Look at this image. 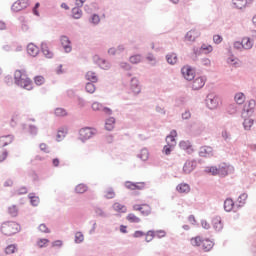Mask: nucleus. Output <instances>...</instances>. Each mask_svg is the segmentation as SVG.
Here are the masks:
<instances>
[{"label":"nucleus","instance_id":"nucleus-10","mask_svg":"<svg viewBox=\"0 0 256 256\" xmlns=\"http://www.w3.org/2000/svg\"><path fill=\"white\" fill-rule=\"evenodd\" d=\"M207 82V78L200 76L196 77L192 82V88L194 90L203 89L205 87V83Z\"/></svg>","mask_w":256,"mask_h":256},{"label":"nucleus","instance_id":"nucleus-20","mask_svg":"<svg viewBox=\"0 0 256 256\" xmlns=\"http://www.w3.org/2000/svg\"><path fill=\"white\" fill-rule=\"evenodd\" d=\"M176 191H178V193L187 194L191 191V186H189L187 183H181L176 187Z\"/></svg>","mask_w":256,"mask_h":256},{"label":"nucleus","instance_id":"nucleus-33","mask_svg":"<svg viewBox=\"0 0 256 256\" xmlns=\"http://www.w3.org/2000/svg\"><path fill=\"white\" fill-rule=\"evenodd\" d=\"M83 15V11L79 8H73L72 9V17L74 19H81V16Z\"/></svg>","mask_w":256,"mask_h":256},{"label":"nucleus","instance_id":"nucleus-22","mask_svg":"<svg viewBox=\"0 0 256 256\" xmlns=\"http://www.w3.org/2000/svg\"><path fill=\"white\" fill-rule=\"evenodd\" d=\"M232 5L235 9H245L247 7V0H232Z\"/></svg>","mask_w":256,"mask_h":256},{"label":"nucleus","instance_id":"nucleus-37","mask_svg":"<svg viewBox=\"0 0 256 256\" xmlns=\"http://www.w3.org/2000/svg\"><path fill=\"white\" fill-rule=\"evenodd\" d=\"M56 117H66L67 115V110L63 108H56L54 111Z\"/></svg>","mask_w":256,"mask_h":256},{"label":"nucleus","instance_id":"nucleus-41","mask_svg":"<svg viewBox=\"0 0 256 256\" xmlns=\"http://www.w3.org/2000/svg\"><path fill=\"white\" fill-rule=\"evenodd\" d=\"M248 197H249V195H247V193H242L238 197V202L240 203V205H245V203H247Z\"/></svg>","mask_w":256,"mask_h":256},{"label":"nucleus","instance_id":"nucleus-14","mask_svg":"<svg viewBox=\"0 0 256 256\" xmlns=\"http://www.w3.org/2000/svg\"><path fill=\"white\" fill-rule=\"evenodd\" d=\"M253 109H255V100H250L248 104L244 107L242 117H247V115H251V113H253Z\"/></svg>","mask_w":256,"mask_h":256},{"label":"nucleus","instance_id":"nucleus-16","mask_svg":"<svg viewBox=\"0 0 256 256\" xmlns=\"http://www.w3.org/2000/svg\"><path fill=\"white\" fill-rule=\"evenodd\" d=\"M200 35L201 32H199V30L192 29L189 32H187L185 39L186 41H195V39H197V37H199Z\"/></svg>","mask_w":256,"mask_h":256},{"label":"nucleus","instance_id":"nucleus-36","mask_svg":"<svg viewBox=\"0 0 256 256\" xmlns=\"http://www.w3.org/2000/svg\"><path fill=\"white\" fill-rule=\"evenodd\" d=\"M205 172L210 175H219L218 168L216 166L206 167Z\"/></svg>","mask_w":256,"mask_h":256},{"label":"nucleus","instance_id":"nucleus-46","mask_svg":"<svg viewBox=\"0 0 256 256\" xmlns=\"http://www.w3.org/2000/svg\"><path fill=\"white\" fill-rule=\"evenodd\" d=\"M49 243V240L48 239H45V238H41L37 241V245L40 247V248H43V247H47V244Z\"/></svg>","mask_w":256,"mask_h":256},{"label":"nucleus","instance_id":"nucleus-39","mask_svg":"<svg viewBox=\"0 0 256 256\" xmlns=\"http://www.w3.org/2000/svg\"><path fill=\"white\" fill-rule=\"evenodd\" d=\"M15 251H17V246H15L13 244L9 245L5 249L6 255H13V253H15Z\"/></svg>","mask_w":256,"mask_h":256},{"label":"nucleus","instance_id":"nucleus-29","mask_svg":"<svg viewBox=\"0 0 256 256\" xmlns=\"http://www.w3.org/2000/svg\"><path fill=\"white\" fill-rule=\"evenodd\" d=\"M200 51H202V53H204L205 55H209V53L213 52V46L209 44H203L200 48Z\"/></svg>","mask_w":256,"mask_h":256},{"label":"nucleus","instance_id":"nucleus-4","mask_svg":"<svg viewBox=\"0 0 256 256\" xmlns=\"http://www.w3.org/2000/svg\"><path fill=\"white\" fill-rule=\"evenodd\" d=\"M253 39L249 37L242 38V41H236L234 42V49H238L241 51V49H253Z\"/></svg>","mask_w":256,"mask_h":256},{"label":"nucleus","instance_id":"nucleus-57","mask_svg":"<svg viewBox=\"0 0 256 256\" xmlns=\"http://www.w3.org/2000/svg\"><path fill=\"white\" fill-rule=\"evenodd\" d=\"M7 155H8L7 151H2L0 153V163H3V161H5V159H7Z\"/></svg>","mask_w":256,"mask_h":256},{"label":"nucleus","instance_id":"nucleus-50","mask_svg":"<svg viewBox=\"0 0 256 256\" xmlns=\"http://www.w3.org/2000/svg\"><path fill=\"white\" fill-rule=\"evenodd\" d=\"M174 147H175V146H171V145H169V144H167L166 146H164L163 151H164L165 155H171V151H173V148H174Z\"/></svg>","mask_w":256,"mask_h":256},{"label":"nucleus","instance_id":"nucleus-52","mask_svg":"<svg viewBox=\"0 0 256 256\" xmlns=\"http://www.w3.org/2000/svg\"><path fill=\"white\" fill-rule=\"evenodd\" d=\"M155 237V233L153 231H149L147 234H146V241L147 243L153 241V238Z\"/></svg>","mask_w":256,"mask_h":256},{"label":"nucleus","instance_id":"nucleus-18","mask_svg":"<svg viewBox=\"0 0 256 256\" xmlns=\"http://www.w3.org/2000/svg\"><path fill=\"white\" fill-rule=\"evenodd\" d=\"M13 143V136L7 135L0 137V147H7V145H11Z\"/></svg>","mask_w":256,"mask_h":256},{"label":"nucleus","instance_id":"nucleus-44","mask_svg":"<svg viewBox=\"0 0 256 256\" xmlns=\"http://www.w3.org/2000/svg\"><path fill=\"white\" fill-rule=\"evenodd\" d=\"M76 193H85L87 191V186L85 184H79L75 188Z\"/></svg>","mask_w":256,"mask_h":256},{"label":"nucleus","instance_id":"nucleus-8","mask_svg":"<svg viewBox=\"0 0 256 256\" xmlns=\"http://www.w3.org/2000/svg\"><path fill=\"white\" fill-rule=\"evenodd\" d=\"M133 211H140L141 215L147 217L148 215H151V206L148 204H135L133 206Z\"/></svg>","mask_w":256,"mask_h":256},{"label":"nucleus","instance_id":"nucleus-3","mask_svg":"<svg viewBox=\"0 0 256 256\" xmlns=\"http://www.w3.org/2000/svg\"><path fill=\"white\" fill-rule=\"evenodd\" d=\"M190 243L193 247H201V249L205 252L211 251L215 245L211 239L203 238L201 236L191 238Z\"/></svg>","mask_w":256,"mask_h":256},{"label":"nucleus","instance_id":"nucleus-45","mask_svg":"<svg viewBox=\"0 0 256 256\" xmlns=\"http://www.w3.org/2000/svg\"><path fill=\"white\" fill-rule=\"evenodd\" d=\"M84 239H85V236H83V233L77 232L75 234V243H83Z\"/></svg>","mask_w":256,"mask_h":256},{"label":"nucleus","instance_id":"nucleus-13","mask_svg":"<svg viewBox=\"0 0 256 256\" xmlns=\"http://www.w3.org/2000/svg\"><path fill=\"white\" fill-rule=\"evenodd\" d=\"M199 155L200 157H213V148L211 146H202Z\"/></svg>","mask_w":256,"mask_h":256},{"label":"nucleus","instance_id":"nucleus-19","mask_svg":"<svg viewBox=\"0 0 256 256\" xmlns=\"http://www.w3.org/2000/svg\"><path fill=\"white\" fill-rule=\"evenodd\" d=\"M212 224L216 231H221L223 229V222L219 216H216L212 219Z\"/></svg>","mask_w":256,"mask_h":256},{"label":"nucleus","instance_id":"nucleus-64","mask_svg":"<svg viewBox=\"0 0 256 256\" xmlns=\"http://www.w3.org/2000/svg\"><path fill=\"white\" fill-rule=\"evenodd\" d=\"M85 1H87V0H76L77 7H83Z\"/></svg>","mask_w":256,"mask_h":256},{"label":"nucleus","instance_id":"nucleus-61","mask_svg":"<svg viewBox=\"0 0 256 256\" xmlns=\"http://www.w3.org/2000/svg\"><path fill=\"white\" fill-rule=\"evenodd\" d=\"M182 118H183V119H191V112L185 111V112L182 114Z\"/></svg>","mask_w":256,"mask_h":256},{"label":"nucleus","instance_id":"nucleus-38","mask_svg":"<svg viewBox=\"0 0 256 256\" xmlns=\"http://www.w3.org/2000/svg\"><path fill=\"white\" fill-rule=\"evenodd\" d=\"M244 129H246L247 131H249V129H251V127H253V119L251 118H246L244 120L243 123Z\"/></svg>","mask_w":256,"mask_h":256},{"label":"nucleus","instance_id":"nucleus-21","mask_svg":"<svg viewBox=\"0 0 256 256\" xmlns=\"http://www.w3.org/2000/svg\"><path fill=\"white\" fill-rule=\"evenodd\" d=\"M179 147L183 151H187V153H191V151H193V146L191 145V142H189V141H181L179 144Z\"/></svg>","mask_w":256,"mask_h":256},{"label":"nucleus","instance_id":"nucleus-30","mask_svg":"<svg viewBox=\"0 0 256 256\" xmlns=\"http://www.w3.org/2000/svg\"><path fill=\"white\" fill-rule=\"evenodd\" d=\"M166 60L170 65H175L177 63V54L171 53L166 56Z\"/></svg>","mask_w":256,"mask_h":256},{"label":"nucleus","instance_id":"nucleus-35","mask_svg":"<svg viewBox=\"0 0 256 256\" xmlns=\"http://www.w3.org/2000/svg\"><path fill=\"white\" fill-rule=\"evenodd\" d=\"M139 158L142 161H147V159H149V150L148 149H142L140 151Z\"/></svg>","mask_w":256,"mask_h":256},{"label":"nucleus","instance_id":"nucleus-51","mask_svg":"<svg viewBox=\"0 0 256 256\" xmlns=\"http://www.w3.org/2000/svg\"><path fill=\"white\" fill-rule=\"evenodd\" d=\"M86 78L89 80V81H97V76H95V73L93 72H88L86 74Z\"/></svg>","mask_w":256,"mask_h":256},{"label":"nucleus","instance_id":"nucleus-63","mask_svg":"<svg viewBox=\"0 0 256 256\" xmlns=\"http://www.w3.org/2000/svg\"><path fill=\"white\" fill-rule=\"evenodd\" d=\"M19 195H25V193H27V188L26 187H21L18 190Z\"/></svg>","mask_w":256,"mask_h":256},{"label":"nucleus","instance_id":"nucleus-28","mask_svg":"<svg viewBox=\"0 0 256 256\" xmlns=\"http://www.w3.org/2000/svg\"><path fill=\"white\" fill-rule=\"evenodd\" d=\"M114 128H115V118H109V119L106 121L105 129H106L107 131H113Z\"/></svg>","mask_w":256,"mask_h":256},{"label":"nucleus","instance_id":"nucleus-17","mask_svg":"<svg viewBox=\"0 0 256 256\" xmlns=\"http://www.w3.org/2000/svg\"><path fill=\"white\" fill-rule=\"evenodd\" d=\"M175 137H177V131L172 130L170 132V135L166 137L167 145H170L171 147H175L177 145V142L175 141Z\"/></svg>","mask_w":256,"mask_h":256},{"label":"nucleus","instance_id":"nucleus-25","mask_svg":"<svg viewBox=\"0 0 256 256\" xmlns=\"http://www.w3.org/2000/svg\"><path fill=\"white\" fill-rule=\"evenodd\" d=\"M20 29L22 33H29L31 31V26H29V22L25 19H22L20 22Z\"/></svg>","mask_w":256,"mask_h":256},{"label":"nucleus","instance_id":"nucleus-62","mask_svg":"<svg viewBox=\"0 0 256 256\" xmlns=\"http://www.w3.org/2000/svg\"><path fill=\"white\" fill-rule=\"evenodd\" d=\"M40 5H41V4H39V3H36V4H35V7H34V9H33L34 15L39 16V11H37V9H39Z\"/></svg>","mask_w":256,"mask_h":256},{"label":"nucleus","instance_id":"nucleus-31","mask_svg":"<svg viewBox=\"0 0 256 256\" xmlns=\"http://www.w3.org/2000/svg\"><path fill=\"white\" fill-rule=\"evenodd\" d=\"M42 53L45 55V57H47L48 59H51V57H53V52H51L49 50V47L47 46V44H43L42 45Z\"/></svg>","mask_w":256,"mask_h":256},{"label":"nucleus","instance_id":"nucleus-11","mask_svg":"<svg viewBox=\"0 0 256 256\" xmlns=\"http://www.w3.org/2000/svg\"><path fill=\"white\" fill-rule=\"evenodd\" d=\"M229 171H231V166L227 163H221L218 166V175L220 177H227L229 175Z\"/></svg>","mask_w":256,"mask_h":256},{"label":"nucleus","instance_id":"nucleus-12","mask_svg":"<svg viewBox=\"0 0 256 256\" xmlns=\"http://www.w3.org/2000/svg\"><path fill=\"white\" fill-rule=\"evenodd\" d=\"M61 45L66 53H71V40L67 36H61L60 38Z\"/></svg>","mask_w":256,"mask_h":256},{"label":"nucleus","instance_id":"nucleus-40","mask_svg":"<svg viewBox=\"0 0 256 256\" xmlns=\"http://www.w3.org/2000/svg\"><path fill=\"white\" fill-rule=\"evenodd\" d=\"M96 89L97 88L95 87V84L93 83L86 84L85 90L87 91V93L93 94L96 91Z\"/></svg>","mask_w":256,"mask_h":256},{"label":"nucleus","instance_id":"nucleus-6","mask_svg":"<svg viewBox=\"0 0 256 256\" xmlns=\"http://www.w3.org/2000/svg\"><path fill=\"white\" fill-rule=\"evenodd\" d=\"M181 73L186 81H193L195 79V69L189 65L183 66Z\"/></svg>","mask_w":256,"mask_h":256},{"label":"nucleus","instance_id":"nucleus-48","mask_svg":"<svg viewBox=\"0 0 256 256\" xmlns=\"http://www.w3.org/2000/svg\"><path fill=\"white\" fill-rule=\"evenodd\" d=\"M34 83L36 85H43V83H45V78L43 76H36L34 78Z\"/></svg>","mask_w":256,"mask_h":256},{"label":"nucleus","instance_id":"nucleus-53","mask_svg":"<svg viewBox=\"0 0 256 256\" xmlns=\"http://www.w3.org/2000/svg\"><path fill=\"white\" fill-rule=\"evenodd\" d=\"M213 41L214 43H216V45H219V43L223 42V37L221 35H214Z\"/></svg>","mask_w":256,"mask_h":256},{"label":"nucleus","instance_id":"nucleus-24","mask_svg":"<svg viewBox=\"0 0 256 256\" xmlns=\"http://www.w3.org/2000/svg\"><path fill=\"white\" fill-rule=\"evenodd\" d=\"M233 207H235V202H233V199L227 198L224 201V209L227 212L233 211Z\"/></svg>","mask_w":256,"mask_h":256},{"label":"nucleus","instance_id":"nucleus-56","mask_svg":"<svg viewBox=\"0 0 256 256\" xmlns=\"http://www.w3.org/2000/svg\"><path fill=\"white\" fill-rule=\"evenodd\" d=\"M39 231H41L42 233H49V228H47V225L45 224H40Z\"/></svg>","mask_w":256,"mask_h":256},{"label":"nucleus","instance_id":"nucleus-58","mask_svg":"<svg viewBox=\"0 0 256 256\" xmlns=\"http://www.w3.org/2000/svg\"><path fill=\"white\" fill-rule=\"evenodd\" d=\"M100 21L101 19L99 18V15L94 14L92 16V23H94V25H97Z\"/></svg>","mask_w":256,"mask_h":256},{"label":"nucleus","instance_id":"nucleus-9","mask_svg":"<svg viewBox=\"0 0 256 256\" xmlns=\"http://www.w3.org/2000/svg\"><path fill=\"white\" fill-rule=\"evenodd\" d=\"M125 187L126 189H129L130 191H141L143 189H145L146 184L145 182H131V181H127L125 182Z\"/></svg>","mask_w":256,"mask_h":256},{"label":"nucleus","instance_id":"nucleus-23","mask_svg":"<svg viewBox=\"0 0 256 256\" xmlns=\"http://www.w3.org/2000/svg\"><path fill=\"white\" fill-rule=\"evenodd\" d=\"M112 207L117 213H125L127 211V206L119 202H115Z\"/></svg>","mask_w":256,"mask_h":256},{"label":"nucleus","instance_id":"nucleus-27","mask_svg":"<svg viewBox=\"0 0 256 256\" xmlns=\"http://www.w3.org/2000/svg\"><path fill=\"white\" fill-rule=\"evenodd\" d=\"M126 219L129 223H141V218L137 217V215L133 213L128 214Z\"/></svg>","mask_w":256,"mask_h":256},{"label":"nucleus","instance_id":"nucleus-2","mask_svg":"<svg viewBox=\"0 0 256 256\" xmlns=\"http://www.w3.org/2000/svg\"><path fill=\"white\" fill-rule=\"evenodd\" d=\"M0 231L2 235L11 237V235H17L21 231V225L15 221H6L1 224Z\"/></svg>","mask_w":256,"mask_h":256},{"label":"nucleus","instance_id":"nucleus-55","mask_svg":"<svg viewBox=\"0 0 256 256\" xmlns=\"http://www.w3.org/2000/svg\"><path fill=\"white\" fill-rule=\"evenodd\" d=\"M66 134H67V132L65 130H59L57 133V140L61 141V139H63Z\"/></svg>","mask_w":256,"mask_h":256},{"label":"nucleus","instance_id":"nucleus-42","mask_svg":"<svg viewBox=\"0 0 256 256\" xmlns=\"http://www.w3.org/2000/svg\"><path fill=\"white\" fill-rule=\"evenodd\" d=\"M184 173H191L193 171V164L191 162H186L183 167Z\"/></svg>","mask_w":256,"mask_h":256},{"label":"nucleus","instance_id":"nucleus-1","mask_svg":"<svg viewBox=\"0 0 256 256\" xmlns=\"http://www.w3.org/2000/svg\"><path fill=\"white\" fill-rule=\"evenodd\" d=\"M14 79L16 85H19V87H23V89H26L27 91H31V89H33V81L27 77L25 72L16 70L14 73Z\"/></svg>","mask_w":256,"mask_h":256},{"label":"nucleus","instance_id":"nucleus-43","mask_svg":"<svg viewBox=\"0 0 256 256\" xmlns=\"http://www.w3.org/2000/svg\"><path fill=\"white\" fill-rule=\"evenodd\" d=\"M8 213L12 216V217H17L19 210L17 209V206H11L8 209Z\"/></svg>","mask_w":256,"mask_h":256},{"label":"nucleus","instance_id":"nucleus-47","mask_svg":"<svg viewBox=\"0 0 256 256\" xmlns=\"http://www.w3.org/2000/svg\"><path fill=\"white\" fill-rule=\"evenodd\" d=\"M92 109H93V111H102L103 110V104H101L99 102H94L92 104Z\"/></svg>","mask_w":256,"mask_h":256},{"label":"nucleus","instance_id":"nucleus-5","mask_svg":"<svg viewBox=\"0 0 256 256\" xmlns=\"http://www.w3.org/2000/svg\"><path fill=\"white\" fill-rule=\"evenodd\" d=\"M96 133H97V130L89 127L82 128L79 131L81 141H87L91 139V137H93V135H96Z\"/></svg>","mask_w":256,"mask_h":256},{"label":"nucleus","instance_id":"nucleus-59","mask_svg":"<svg viewBox=\"0 0 256 256\" xmlns=\"http://www.w3.org/2000/svg\"><path fill=\"white\" fill-rule=\"evenodd\" d=\"M63 246V241L61 240H56L52 242V247H62Z\"/></svg>","mask_w":256,"mask_h":256},{"label":"nucleus","instance_id":"nucleus-26","mask_svg":"<svg viewBox=\"0 0 256 256\" xmlns=\"http://www.w3.org/2000/svg\"><path fill=\"white\" fill-rule=\"evenodd\" d=\"M131 91L134 93V95H139V93H141V87H139L138 80L132 81Z\"/></svg>","mask_w":256,"mask_h":256},{"label":"nucleus","instance_id":"nucleus-7","mask_svg":"<svg viewBox=\"0 0 256 256\" xmlns=\"http://www.w3.org/2000/svg\"><path fill=\"white\" fill-rule=\"evenodd\" d=\"M29 7V0H17L12 5V11L14 13H19V11H23V9H27Z\"/></svg>","mask_w":256,"mask_h":256},{"label":"nucleus","instance_id":"nucleus-49","mask_svg":"<svg viewBox=\"0 0 256 256\" xmlns=\"http://www.w3.org/2000/svg\"><path fill=\"white\" fill-rule=\"evenodd\" d=\"M30 203L33 205V207H37V205H39V197L30 196Z\"/></svg>","mask_w":256,"mask_h":256},{"label":"nucleus","instance_id":"nucleus-54","mask_svg":"<svg viewBox=\"0 0 256 256\" xmlns=\"http://www.w3.org/2000/svg\"><path fill=\"white\" fill-rule=\"evenodd\" d=\"M106 199H113L115 197V192L113 190H108L105 192Z\"/></svg>","mask_w":256,"mask_h":256},{"label":"nucleus","instance_id":"nucleus-34","mask_svg":"<svg viewBox=\"0 0 256 256\" xmlns=\"http://www.w3.org/2000/svg\"><path fill=\"white\" fill-rule=\"evenodd\" d=\"M142 57L141 55L137 54V55H133L130 57L129 61L130 63H132L133 65H137V63H141L142 61Z\"/></svg>","mask_w":256,"mask_h":256},{"label":"nucleus","instance_id":"nucleus-32","mask_svg":"<svg viewBox=\"0 0 256 256\" xmlns=\"http://www.w3.org/2000/svg\"><path fill=\"white\" fill-rule=\"evenodd\" d=\"M236 103H238V105H243V103H245V94L243 93H237L234 97Z\"/></svg>","mask_w":256,"mask_h":256},{"label":"nucleus","instance_id":"nucleus-15","mask_svg":"<svg viewBox=\"0 0 256 256\" xmlns=\"http://www.w3.org/2000/svg\"><path fill=\"white\" fill-rule=\"evenodd\" d=\"M27 53L31 57H37L39 55V47L33 43H30L27 46Z\"/></svg>","mask_w":256,"mask_h":256},{"label":"nucleus","instance_id":"nucleus-60","mask_svg":"<svg viewBox=\"0 0 256 256\" xmlns=\"http://www.w3.org/2000/svg\"><path fill=\"white\" fill-rule=\"evenodd\" d=\"M210 103L209 102L207 103L209 109H216L217 108V103L215 102V100H210Z\"/></svg>","mask_w":256,"mask_h":256}]
</instances>
